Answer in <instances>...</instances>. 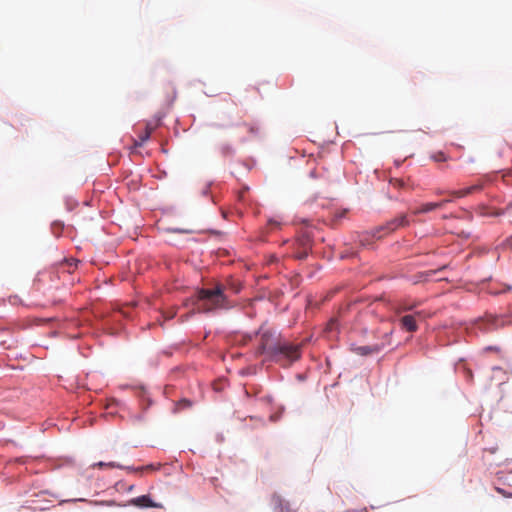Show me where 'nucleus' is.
Instances as JSON below:
<instances>
[{"label": "nucleus", "mask_w": 512, "mask_h": 512, "mask_svg": "<svg viewBox=\"0 0 512 512\" xmlns=\"http://www.w3.org/2000/svg\"><path fill=\"white\" fill-rule=\"evenodd\" d=\"M301 348L302 344L282 341L280 335L272 330H261L260 343L256 353L258 355L265 354L269 360L282 366H288L300 359Z\"/></svg>", "instance_id": "obj_1"}, {"label": "nucleus", "mask_w": 512, "mask_h": 512, "mask_svg": "<svg viewBox=\"0 0 512 512\" xmlns=\"http://www.w3.org/2000/svg\"><path fill=\"white\" fill-rule=\"evenodd\" d=\"M224 286L217 285L212 289H200L197 292L195 306L199 312H211L229 307L224 294Z\"/></svg>", "instance_id": "obj_2"}, {"label": "nucleus", "mask_w": 512, "mask_h": 512, "mask_svg": "<svg viewBox=\"0 0 512 512\" xmlns=\"http://www.w3.org/2000/svg\"><path fill=\"white\" fill-rule=\"evenodd\" d=\"M409 221L405 214L400 215L399 217H396L384 225L378 226L375 229L372 230L371 233H366L362 236V239L360 240L361 244L363 246L369 244V237L375 238V239H381L385 235H388L392 233L393 231L397 230L400 227L408 226Z\"/></svg>", "instance_id": "obj_3"}, {"label": "nucleus", "mask_w": 512, "mask_h": 512, "mask_svg": "<svg viewBox=\"0 0 512 512\" xmlns=\"http://www.w3.org/2000/svg\"><path fill=\"white\" fill-rule=\"evenodd\" d=\"M431 317L430 313L423 310L415 312V314L404 315L399 319L400 327L407 332H416L418 330L417 319L424 320Z\"/></svg>", "instance_id": "obj_4"}, {"label": "nucleus", "mask_w": 512, "mask_h": 512, "mask_svg": "<svg viewBox=\"0 0 512 512\" xmlns=\"http://www.w3.org/2000/svg\"><path fill=\"white\" fill-rule=\"evenodd\" d=\"M129 505L138 507V508H162L160 503L154 502L149 495H141L135 498H132L129 501Z\"/></svg>", "instance_id": "obj_5"}, {"label": "nucleus", "mask_w": 512, "mask_h": 512, "mask_svg": "<svg viewBox=\"0 0 512 512\" xmlns=\"http://www.w3.org/2000/svg\"><path fill=\"white\" fill-rule=\"evenodd\" d=\"M482 189H483V183L478 182V183L471 185L467 188L460 189V190L448 191L447 193L455 198H463V197L469 196L471 194L480 192Z\"/></svg>", "instance_id": "obj_6"}, {"label": "nucleus", "mask_w": 512, "mask_h": 512, "mask_svg": "<svg viewBox=\"0 0 512 512\" xmlns=\"http://www.w3.org/2000/svg\"><path fill=\"white\" fill-rule=\"evenodd\" d=\"M485 321L487 322V325H485V326L483 325L484 321L481 322V324H480V328L484 329V330L495 329L504 324V320L502 318H499L497 316H492V315L487 316Z\"/></svg>", "instance_id": "obj_7"}, {"label": "nucleus", "mask_w": 512, "mask_h": 512, "mask_svg": "<svg viewBox=\"0 0 512 512\" xmlns=\"http://www.w3.org/2000/svg\"><path fill=\"white\" fill-rule=\"evenodd\" d=\"M380 346L373 345V346H355L352 348L353 352H355L358 355L361 356H367L374 353H378L380 351Z\"/></svg>", "instance_id": "obj_8"}, {"label": "nucleus", "mask_w": 512, "mask_h": 512, "mask_svg": "<svg viewBox=\"0 0 512 512\" xmlns=\"http://www.w3.org/2000/svg\"><path fill=\"white\" fill-rule=\"evenodd\" d=\"M420 304V302L418 301H401L398 303L397 307L395 308V312L397 314H400L402 312H406V311H412L414 308H416L418 305Z\"/></svg>", "instance_id": "obj_9"}, {"label": "nucleus", "mask_w": 512, "mask_h": 512, "mask_svg": "<svg viewBox=\"0 0 512 512\" xmlns=\"http://www.w3.org/2000/svg\"><path fill=\"white\" fill-rule=\"evenodd\" d=\"M435 209H436L435 203L431 202V203H426V204L421 205V207L415 209L413 211V213L417 215V214H422V213H428V212L433 211Z\"/></svg>", "instance_id": "obj_10"}, {"label": "nucleus", "mask_w": 512, "mask_h": 512, "mask_svg": "<svg viewBox=\"0 0 512 512\" xmlns=\"http://www.w3.org/2000/svg\"><path fill=\"white\" fill-rule=\"evenodd\" d=\"M93 467H98V468H118V469H126L125 466H122L121 464L119 463H116V462H97L93 465Z\"/></svg>", "instance_id": "obj_11"}, {"label": "nucleus", "mask_w": 512, "mask_h": 512, "mask_svg": "<svg viewBox=\"0 0 512 512\" xmlns=\"http://www.w3.org/2000/svg\"><path fill=\"white\" fill-rule=\"evenodd\" d=\"M157 468L158 467H155L153 464H149V465L142 466L139 468L126 467V470L138 473V472H142V471H154Z\"/></svg>", "instance_id": "obj_12"}, {"label": "nucleus", "mask_w": 512, "mask_h": 512, "mask_svg": "<svg viewBox=\"0 0 512 512\" xmlns=\"http://www.w3.org/2000/svg\"><path fill=\"white\" fill-rule=\"evenodd\" d=\"M390 184L397 189H404L407 186L406 182L400 178H391Z\"/></svg>", "instance_id": "obj_13"}, {"label": "nucleus", "mask_w": 512, "mask_h": 512, "mask_svg": "<svg viewBox=\"0 0 512 512\" xmlns=\"http://www.w3.org/2000/svg\"><path fill=\"white\" fill-rule=\"evenodd\" d=\"M151 135V131H145L144 133L139 135V140L135 141V146H142L144 142H146Z\"/></svg>", "instance_id": "obj_14"}, {"label": "nucleus", "mask_w": 512, "mask_h": 512, "mask_svg": "<svg viewBox=\"0 0 512 512\" xmlns=\"http://www.w3.org/2000/svg\"><path fill=\"white\" fill-rule=\"evenodd\" d=\"M431 159L435 162H444L447 161L448 157L442 151H438L431 155Z\"/></svg>", "instance_id": "obj_15"}, {"label": "nucleus", "mask_w": 512, "mask_h": 512, "mask_svg": "<svg viewBox=\"0 0 512 512\" xmlns=\"http://www.w3.org/2000/svg\"><path fill=\"white\" fill-rule=\"evenodd\" d=\"M338 328V321L337 319H331L327 324V330L333 331Z\"/></svg>", "instance_id": "obj_16"}, {"label": "nucleus", "mask_w": 512, "mask_h": 512, "mask_svg": "<svg viewBox=\"0 0 512 512\" xmlns=\"http://www.w3.org/2000/svg\"><path fill=\"white\" fill-rule=\"evenodd\" d=\"M503 179L508 184L512 183V168L503 174Z\"/></svg>", "instance_id": "obj_17"}, {"label": "nucleus", "mask_w": 512, "mask_h": 512, "mask_svg": "<svg viewBox=\"0 0 512 512\" xmlns=\"http://www.w3.org/2000/svg\"><path fill=\"white\" fill-rule=\"evenodd\" d=\"M510 147L506 144V143H503L501 145H499L498 147V156L501 157L503 155L504 152H506L507 150H509Z\"/></svg>", "instance_id": "obj_18"}, {"label": "nucleus", "mask_w": 512, "mask_h": 512, "mask_svg": "<svg viewBox=\"0 0 512 512\" xmlns=\"http://www.w3.org/2000/svg\"><path fill=\"white\" fill-rule=\"evenodd\" d=\"M177 407L179 409L191 407V402L187 399H183V400L179 401Z\"/></svg>", "instance_id": "obj_19"}, {"label": "nucleus", "mask_w": 512, "mask_h": 512, "mask_svg": "<svg viewBox=\"0 0 512 512\" xmlns=\"http://www.w3.org/2000/svg\"><path fill=\"white\" fill-rule=\"evenodd\" d=\"M308 255V252L306 250L298 252L295 257L299 260H304Z\"/></svg>", "instance_id": "obj_20"}, {"label": "nucleus", "mask_w": 512, "mask_h": 512, "mask_svg": "<svg viewBox=\"0 0 512 512\" xmlns=\"http://www.w3.org/2000/svg\"><path fill=\"white\" fill-rule=\"evenodd\" d=\"M448 202H450V200H449V199H444V200H441V201H439V202H434V203H435V207H436V209H437V208H442V207H444V205H445L446 203H448Z\"/></svg>", "instance_id": "obj_21"}, {"label": "nucleus", "mask_w": 512, "mask_h": 512, "mask_svg": "<svg viewBox=\"0 0 512 512\" xmlns=\"http://www.w3.org/2000/svg\"><path fill=\"white\" fill-rule=\"evenodd\" d=\"M496 491L498 493L502 494L504 497H508V498L512 497V493H507L504 489H501L499 487L496 488Z\"/></svg>", "instance_id": "obj_22"}, {"label": "nucleus", "mask_w": 512, "mask_h": 512, "mask_svg": "<svg viewBox=\"0 0 512 512\" xmlns=\"http://www.w3.org/2000/svg\"><path fill=\"white\" fill-rule=\"evenodd\" d=\"M503 246L508 249H512V236L505 240V242L503 243Z\"/></svg>", "instance_id": "obj_23"}, {"label": "nucleus", "mask_w": 512, "mask_h": 512, "mask_svg": "<svg viewBox=\"0 0 512 512\" xmlns=\"http://www.w3.org/2000/svg\"><path fill=\"white\" fill-rule=\"evenodd\" d=\"M268 224L270 226H275V227H278L280 225L279 222H277L276 220H273V219L269 220Z\"/></svg>", "instance_id": "obj_24"}, {"label": "nucleus", "mask_w": 512, "mask_h": 512, "mask_svg": "<svg viewBox=\"0 0 512 512\" xmlns=\"http://www.w3.org/2000/svg\"><path fill=\"white\" fill-rule=\"evenodd\" d=\"M251 133H256L257 129L253 126L244 125Z\"/></svg>", "instance_id": "obj_25"}, {"label": "nucleus", "mask_w": 512, "mask_h": 512, "mask_svg": "<svg viewBox=\"0 0 512 512\" xmlns=\"http://www.w3.org/2000/svg\"><path fill=\"white\" fill-rule=\"evenodd\" d=\"M174 317V314L168 313V315H165L166 319H172Z\"/></svg>", "instance_id": "obj_26"}, {"label": "nucleus", "mask_w": 512, "mask_h": 512, "mask_svg": "<svg viewBox=\"0 0 512 512\" xmlns=\"http://www.w3.org/2000/svg\"><path fill=\"white\" fill-rule=\"evenodd\" d=\"M443 193H444V191H443V190H441V189H438V190L436 191V194H438V195L443 194Z\"/></svg>", "instance_id": "obj_27"}, {"label": "nucleus", "mask_w": 512, "mask_h": 512, "mask_svg": "<svg viewBox=\"0 0 512 512\" xmlns=\"http://www.w3.org/2000/svg\"><path fill=\"white\" fill-rule=\"evenodd\" d=\"M153 128L149 127V126H146V129L145 131H151L152 132Z\"/></svg>", "instance_id": "obj_28"}, {"label": "nucleus", "mask_w": 512, "mask_h": 512, "mask_svg": "<svg viewBox=\"0 0 512 512\" xmlns=\"http://www.w3.org/2000/svg\"><path fill=\"white\" fill-rule=\"evenodd\" d=\"M105 504H107V505H114L115 503H114V501H109V502H105Z\"/></svg>", "instance_id": "obj_29"}]
</instances>
